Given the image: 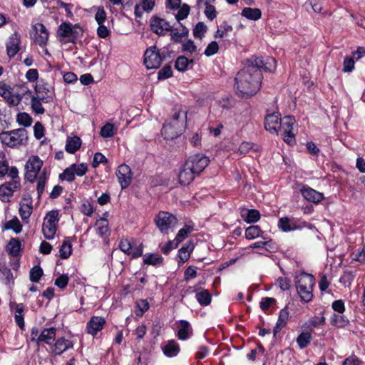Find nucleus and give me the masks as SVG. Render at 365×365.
<instances>
[{
    "instance_id": "obj_48",
    "label": "nucleus",
    "mask_w": 365,
    "mask_h": 365,
    "mask_svg": "<svg viewBox=\"0 0 365 365\" xmlns=\"http://www.w3.org/2000/svg\"><path fill=\"white\" fill-rule=\"evenodd\" d=\"M24 305L23 304H16L15 309V321L20 329L24 327V319L23 316Z\"/></svg>"
},
{
    "instance_id": "obj_62",
    "label": "nucleus",
    "mask_w": 365,
    "mask_h": 365,
    "mask_svg": "<svg viewBox=\"0 0 365 365\" xmlns=\"http://www.w3.org/2000/svg\"><path fill=\"white\" fill-rule=\"evenodd\" d=\"M197 268L194 266H189L185 271L184 277L185 281L194 279L197 277Z\"/></svg>"
},
{
    "instance_id": "obj_17",
    "label": "nucleus",
    "mask_w": 365,
    "mask_h": 365,
    "mask_svg": "<svg viewBox=\"0 0 365 365\" xmlns=\"http://www.w3.org/2000/svg\"><path fill=\"white\" fill-rule=\"evenodd\" d=\"M150 25L151 30L158 35H164L165 31H170L172 28L169 22L158 17L152 18Z\"/></svg>"
},
{
    "instance_id": "obj_19",
    "label": "nucleus",
    "mask_w": 365,
    "mask_h": 365,
    "mask_svg": "<svg viewBox=\"0 0 365 365\" xmlns=\"http://www.w3.org/2000/svg\"><path fill=\"white\" fill-rule=\"evenodd\" d=\"M106 321L101 317H93L87 323L86 329L88 334L95 336L99 331L103 329Z\"/></svg>"
},
{
    "instance_id": "obj_54",
    "label": "nucleus",
    "mask_w": 365,
    "mask_h": 365,
    "mask_svg": "<svg viewBox=\"0 0 365 365\" xmlns=\"http://www.w3.org/2000/svg\"><path fill=\"white\" fill-rule=\"evenodd\" d=\"M29 274L31 281L33 282H38L43 274V270L39 266H34L30 270Z\"/></svg>"
},
{
    "instance_id": "obj_28",
    "label": "nucleus",
    "mask_w": 365,
    "mask_h": 365,
    "mask_svg": "<svg viewBox=\"0 0 365 365\" xmlns=\"http://www.w3.org/2000/svg\"><path fill=\"white\" fill-rule=\"evenodd\" d=\"M38 36L36 41L39 45L46 44L48 40V34L45 26L43 24L38 23L34 26Z\"/></svg>"
},
{
    "instance_id": "obj_6",
    "label": "nucleus",
    "mask_w": 365,
    "mask_h": 365,
    "mask_svg": "<svg viewBox=\"0 0 365 365\" xmlns=\"http://www.w3.org/2000/svg\"><path fill=\"white\" fill-rule=\"evenodd\" d=\"M155 221L161 232L165 234L173 231L178 224L176 217L168 212H160Z\"/></svg>"
},
{
    "instance_id": "obj_15",
    "label": "nucleus",
    "mask_w": 365,
    "mask_h": 365,
    "mask_svg": "<svg viewBox=\"0 0 365 365\" xmlns=\"http://www.w3.org/2000/svg\"><path fill=\"white\" fill-rule=\"evenodd\" d=\"M122 188L129 185L132 178V172L130 167L125 163L120 165L116 173Z\"/></svg>"
},
{
    "instance_id": "obj_24",
    "label": "nucleus",
    "mask_w": 365,
    "mask_h": 365,
    "mask_svg": "<svg viewBox=\"0 0 365 365\" xmlns=\"http://www.w3.org/2000/svg\"><path fill=\"white\" fill-rule=\"evenodd\" d=\"M155 4V0H143L141 4L135 6V15L136 17L140 18L143 12H150L153 10Z\"/></svg>"
},
{
    "instance_id": "obj_7",
    "label": "nucleus",
    "mask_w": 365,
    "mask_h": 365,
    "mask_svg": "<svg viewBox=\"0 0 365 365\" xmlns=\"http://www.w3.org/2000/svg\"><path fill=\"white\" fill-rule=\"evenodd\" d=\"M294 121L292 116H286L279 122L278 133H280L283 140L289 144L294 142V135L292 133V126Z\"/></svg>"
},
{
    "instance_id": "obj_25",
    "label": "nucleus",
    "mask_w": 365,
    "mask_h": 365,
    "mask_svg": "<svg viewBox=\"0 0 365 365\" xmlns=\"http://www.w3.org/2000/svg\"><path fill=\"white\" fill-rule=\"evenodd\" d=\"M171 39L176 43H182L184 38H186L188 36V29L180 24V28H175L173 30H170Z\"/></svg>"
},
{
    "instance_id": "obj_9",
    "label": "nucleus",
    "mask_w": 365,
    "mask_h": 365,
    "mask_svg": "<svg viewBox=\"0 0 365 365\" xmlns=\"http://www.w3.org/2000/svg\"><path fill=\"white\" fill-rule=\"evenodd\" d=\"M58 34L63 38H69L70 41L74 42V40L82 36L83 30L77 25H72L71 23H62L58 29Z\"/></svg>"
},
{
    "instance_id": "obj_33",
    "label": "nucleus",
    "mask_w": 365,
    "mask_h": 365,
    "mask_svg": "<svg viewBox=\"0 0 365 365\" xmlns=\"http://www.w3.org/2000/svg\"><path fill=\"white\" fill-rule=\"evenodd\" d=\"M23 95H27L31 98V106L34 112L37 114H43L44 113L45 110L42 106V100L35 98L30 90L25 91Z\"/></svg>"
},
{
    "instance_id": "obj_39",
    "label": "nucleus",
    "mask_w": 365,
    "mask_h": 365,
    "mask_svg": "<svg viewBox=\"0 0 365 365\" xmlns=\"http://www.w3.org/2000/svg\"><path fill=\"white\" fill-rule=\"evenodd\" d=\"M81 145V140L80 138L74 136L72 138H68L66 145V150L68 153H74Z\"/></svg>"
},
{
    "instance_id": "obj_23",
    "label": "nucleus",
    "mask_w": 365,
    "mask_h": 365,
    "mask_svg": "<svg viewBox=\"0 0 365 365\" xmlns=\"http://www.w3.org/2000/svg\"><path fill=\"white\" fill-rule=\"evenodd\" d=\"M97 235L103 239L107 238L110 235L108 228V222L106 219L102 217L98 220L95 224Z\"/></svg>"
},
{
    "instance_id": "obj_61",
    "label": "nucleus",
    "mask_w": 365,
    "mask_h": 365,
    "mask_svg": "<svg viewBox=\"0 0 365 365\" xmlns=\"http://www.w3.org/2000/svg\"><path fill=\"white\" fill-rule=\"evenodd\" d=\"M276 302V299L272 297L263 298L260 302V307L263 311H267L269 307Z\"/></svg>"
},
{
    "instance_id": "obj_27",
    "label": "nucleus",
    "mask_w": 365,
    "mask_h": 365,
    "mask_svg": "<svg viewBox=\"0 0 365 365\" xmlns=\"http://www.w3.org/2000/svg\"><path fill=\"white\" fill-rule=\"evenodd\" d=\"M194 247L193 242L189 241L178 250V257L181 262L184 263L189 259Z\"/></svg>"
},
{
    "instance_id": "obj_58",
    "label": "nucleus",
    "mask_w": 365,
    "mask_h": 365,
    "mask_svg": "<svg viewBox=\"0 0 365 365\" xmlns=\"http://www.w3.org/2000/svg\"><path fill=\"white\" fill-rule=\"evenodd\" d=\"M168 123L173 127V130H169V132L168 131V133L169 134V137L171 138H178L180 135L182 134V133L185 130V129H181V128L178 129L177 127L178 122L173 121V120L171 118L169 120V122H168Z\"/></svg>"
},
{
    "instance_id": "obj_8",
    "label": "nucleus",
    "mask_w": 365,
    "mask_h": 365,
    "mask_svg": "<svg viewBox=\"0 0 365 365\" xmlns=\"http://www.w3.org/2000/svg\"><path fill=\"white\" fill-rule=\"evenodd\" d=\"M87 170L88 165L86 163H73L70 167L66 168L64 171L59 175V179L61 180L71 182L74 180L75 175L83 176L86 173Z\"/></svg>"
},
{
    "instance_id": "obj_22",
    "label": "nucleus",
    "mask_w": 365,
    "mask_h": 365,
    "mask_svg": "<svg viewBox=\"0 0 365 365\" xmlns=\"http://www.w3.org/2000/svg\"><path fill=\"white\" fill-rule=\"evenodd\" d=\"M56 335V329L51 327L44 329L39 336L37 338V344L40 343H45L46 344H51L55 339Z\"/></svg>"
},
{
    "instance_id": "obj_31",
    "label": "nucleus",
    "mask_w": 365,
    "mask_h": 365,
    "mask_svg": "<svg viewBox=\"0 0 365 365\" xmlns=\"http://www.w3.org/2000/svg\"><path fill=\"white\" fill-rule=\"evenodd\" d=\"M192 329L189 322L185 320L180 322V326L178 331V339L186 340L192 335Z\"/></svg>"
},
{
    "instance_id": "obj_38",
    "label": "nucleus",
    "mask_w": 365,
    "mask_h": 365,
    "mask_svg": "<svg viewBox=\"0 0 365 365\" xmlns=\"http://www.w3.org/2000/svg\"><path fill=\"white\" fill-rule=\"evenodd\" d=\"M195 298L202 306H207L210 304L212 299L210 293L207 290L202 289H200L196 293Z\"/></svg>"
},
{
    "instance_id": "obj_21",
    "label": "nucleus",
    "mask_w": 365,
    "mask_h": 365,
    "mask_svg": "<svg viewBox=\"0 0 365 365\" xmlns=\"http://www.w3.org/2000/svg\"><path fill=\"white\" fill-rule=\"evenodd\" d=\"M279 114L278 113L267 115L264 119V127L270 133H278L279 126Z\"/></svg>"
},
{
    "instance_id": "obj_63",
    "label": "nucleus",
    "mask_w": 365,
    "mask_h": 365,
    "mask_svg": "<svg viewBox=\"0 0 365 365\" xmlns=\"http://www.w3.org/2000/svg\"><path fill=\"white\" fill-rule=\"evenodd\" d=\"M69 281V278L66 274H62L55 280V285L61 289H64Z\"/></svg>"
},
{
    "instance_id": "obj_50",
    "label": "nucleus",
    "mask_w": 365,
    "mask_h": 365,
    "mask_svg": "<svg viewBox=\"0 0 365 365\" xmlns=\"http://www.w3.org/2000/svg\"><path fill=\"white\" fill-rule=\"evenodd\" d=\"M60 257L62 259H67L71 255L72 246L68 240H65L60 248Z\"/></svg>"
},
{
    "instance_id": "obj_1",
    "label": "nucleus",
    "mask_w": 365,
    "mask_h": 365,
    "mask_svg": "<svg viewBox=\"0 0 365 365\" xmlns=\"http://www.w3.org/2000/svg\"><path fill=\"white\" fill-rule=\"evenodd\" d=\"M262 76L258 68L248 66L240 71L235 77L236 93L242 98H250L259 90Z\"/></svg>"
},
{
    "instance_id": "obj_47",
    "label": "nucleus",
    "mask_w": 365,
    "mask_h": 365,
    "mask_svg": "<svg viewBox=\"0 0 365 365\" xmlns=\"http://www.w3.org/2000/svg\"><path fill=\"white\" fill-rule=\"evenodd\" d=\"M6 248L10 255L16 257L20 252L21 243L18 239L13 238L9 241Z\"/></svg>"
},
{
    "instance_id": "obj_59",
    "label": "nucleus",
    "mask_w": 365,
    "mask_h": 365,
    "mask_svg": "<svg viewBox=\"0 0 365 365\" xmlns=\"http://www.w3.org/2000/svg\"><path fill=\"white\" fill-rule=\"evenodd\" d=\"M205 14L207 19L210 20H213L216 17V9L215 7L207 1H205Z\"/></svg>"
},
{
    "instance_id": "obj_45",
    "label": "nucleus",
    "mask_w": 365,
    "mask_h": 365,
    "mask_svg": "<svg viewBox=\"0 0 365 365\" xmlns=\"http://www.w3.org/2000/svg\"><path fill=\"white\" fill-rule=\"evenodd\" d=\"M4 230H12L16 234H19L22 230V225L19 220L16 217H14L5 223Z\"/></svg>"
},
{
    "instance_id": "obj_37",
    "label": "nucleus",
    "mask_w": 365,
    "mask_h": 365,
    "mask_svg": "<svg viewBox=\"0 0 365 365\" xmlns=\"http://www.w3.org/2000/svg\"><path fill=\"white\" fill-rule=\"evenodd\" d=\"M331 324L334 327L343 328L349 324V320L343 313H334L331 317Z\"/></svg>"
},
{
    "instance_id": "obj_51",
    "label": "nucleus",
    "mask_w": 365,
    "mask_h": 365,
    "mask_svg": "<svg viewBox=\"0 0 365 365\" xmlns=\"http://www.w3.org/2000/svg\"><path fill=\"white\" fill-rule=\"evenodd\" d=\"M192 230L193 228L191 226L186 225L178 231L175 240L180 244Z\"/></svg>"
},
{
    "instance_id": "obj_29",
    "label": "nucleus",
    "mask_w": 365,
    "mask_h": 365,
    "mask_svg": "<svg viewBox=\"0 0 365 365\" xmlns=\"http://www.w3.org/2000/svg\"><path fill=\"white\" fill-rule=\"evenodd\" d=\"M241 216L247 223L257 222L260 219V213L255 209H245L241 212Z\"/></svg>"
},
{
    "instance_id": "obj_55",
    "label": "nucleus",
    "mask_w": 365,
    "mask_h": 365,
    "mask_svg": "<svg viewBox=\"0 0 365 365\" xmlns=\"http://www.w3.org/2000/svg\"><path fill=\"white\" fill-rule=\"evenodd\" d=\"M207 31V26L203 22H199L193 30V35L195 38H202Z\"/></svg>"
},
{
    "instance_id": "obj_16",
    "label": "nucleus",
    "mask_w": 365,
    "mask_h": 365,
    "mask_svg": "<svg viewBox=\"0 0 365 365\" xmlns=\"http://www.w3.org/2000/svg\"><path fill=\"white\" fill-rule=\"evenodd\" d=\"M187 110L182 106L175 107L173 110L171 119L178 122V128L185 129L187 125Z\"/></svg>"
},
{
    "instance_id": "obj_10",
    "label": "nucleus",
    "mask_w": 365,
    "mask_h": 365,
    "mask_svg": "<svg viewBox=\"0 0 365 365\" xmlns=\"http://www.w3.org/2000/svg\"><path fill=\"white\" fill-rule=\"evenodd\" d=\"M163 61V58L156 46L148 48L144 54V63L148 69L158 68Z\"/></svg>"
},
{
    "instance_id": "obj_46",
    "label": "nucleus",
    "mask_w": 365,
    "mask_h": 365,
    "mask_svg": "<svg viewBox=\"0 0 365 365\" xmlns=\"http://www.w3.org/2000/svg\"><path fill=\"white\" fill-rule=\"evenodd\" d=\"M192 63V60H188L187 58L181 56L177 58L175 66L178 71L184 72L187 70L189 65Z\"/></svg>"
},
{
    "instance_id": "obj_5",
    "label": "nucleus",
    "mask_w": 365,
    "mask_h": 365,
    "mask_svg": "<svg viewBox=\"0 0 365 365\" xmlns=\"http://www.w3.org/2000/svg\"><path fill=\"white\" fill-rule=\"evenodd\" d=\"M1 143L10 148L24 145L28 140L27 131L24 128H19L0 133Z\"/></svg>"
},
{
    "instance_id": "obj_56",
    "label": "nucleus",
    "mask_w": 365,
    "mask_h": 365,
    "mask_svg": "<svg viewBox=\"0 0 365 365\" xmlns=\"http://www.w3.org/2000/svg\"><path fill=\"white\" fill-rule=\"evenodd\" d=\"M36 96H34L35 98H38L39 100H42L43 102H47L46 101V93L48 90L42 85H37L35 88Z\"/></svg>"
},
{
    "instance_id": "obj_26",
    "label": "nucleus",
    "mask_w": 365,
    "mask_h": 365,
    "mask_svg": "<svg viewBox=\"0 0 365 365\" xmlns=\"http://www.w3.org/2000/svg\"><path fill=\"white\" fill-rule=\"evenodd\" d=\"M289 318V312L284 308L282 309L279 314L278 319L276 323V325L274 328L273 333L274 335L276 336L278 332H279L287 324V320Z\"/></svg>"
},
{
    "instance_id": "obj_44",
    "label": "nucleus",
    "mask_w": 365,
    "mask_h": 365,
    "mask_svg": "<svg viewBox=\"0 0 365 365\" xmlns=\"http://www.w3.org/2000/svg\"><path fill=\"white\" fill-rule=\"evenodd\" d=\"M263 232L257 225H252L247 227L245 230V237L247 240H254L257 237H261Z\"/></svg>"
},
{
    "instance_id": "obj_42",
    "label": "nucleus",
    "mask_w": 365,
    "mask_h": 365,
    "mask_svg": "<svg viewBox=\"0 0 365 365\" xmlns=\"http://www.w3.org/2000/svg\"><path fill=\"white\" fill-rule=\"evenodd\" d=\"M312 334L309 331L302 332L297 338V343L301 349L306 348L312 341Z\"/></svg>"
},
{
    "instance_id": "obj_43",
    "label": "nucleus",
    "mask_w": 365,
    "mask_h": 365,
    "mask_svg": "<svg viewBox=\"0 0 365 365\" xmlns=\"http://www.w3.org/2000/svg\"><path fill=\"white\" fill-rule=\"evenodd\" d=\"M48 175L49 173L46 168L40 173L37 182V192L39 195H41L45 190L46 182L48 178Z\"/></svg>"
},
{
    "instance_id": "obj_13",
    "label": "nucleus",
    "mask_w": 365,
    "mask_h": 365,
    "mask_svg": "<svg viewBox=\"0 0 365 365\" xmlns=\"http://www.w3.org/2000/svg\"><path fill=\"white\" fill-rule=\"evenodd\" d=\"M299 190L303 197L307 201L319 203L324 199V195L307 185L299 184Z\"/></svg>"
},
{
    "instance_id": "obj_20",
    "label": "nucleus",
    "mask_w": 365,
    "mask_h": 365,
    "mask_svg": "<svg viewBox=\"0 0 365 365\" xmlns=\"http://www.w3.org/2000/svg\"><path fill=\"white\" fill-rule=\"evenodd\" d=\"M20 36L14 33L9 38L6 42V51L9 58L14 57L19 51Z\"/></svg>"
},
{
    "instance_id": "obj_18",
    "label": "nucleus",
    "mask_w": 365,
    "mask_h": 365,
    "mask_svg": "<svg viewBox=\"0 0 365 365\" xmlns=\"http://www.w3.org/2000/svg\"><path fill=\"white\" fill-rule=\"evenodd\" d=\"M19 215L21 220L25 222L28 223L30 216L33 212V203L31 198L24 199L19 203Z\"/></svg>"
},
{
    "instance_id": "obj_2",
    "label": "nucleus",
    "mask_w": 365,
    "mask_h": 365,
    "mask_svg": "<svg viewBox=\"0 0 365 365\" xmlns=\"http://www.w3.org/2000/svg\"><path fill=\"white\" fill-rule=\"evenodd\" d=\"M207 166V161H185L180 168L178 179L182 185H189Z\"/></svg>"
},
{
    "instance_id": "obj_41",
    "label": "nucleus",
    "mask_w": 365,
    "mask_h": 365,
    "mask_svg": "<svg viewBox=\"0 0 365 365\" xmlns=\"http://www.w3.org/2000/svg\"><path fill=\"white\" fill-rule=\"evenodd\" d=\"M163 258L158 254H146L143 256V262L146 264L157 266L161 264Z\"/></svg>"
},
{
    "instance_id": "obj_36",
    "label": "nucleus",
    "mask_w": 365,
    "mask_h": 365,
    "mask_svg": "<svg viewBox=\"0 0 365 365\" xmlns=\"http://www.w3.org/2000/svg\"><path fill=\"white\" fill-rule=\"evenodd\" d=\"M242 16L252 21H257L262 16V11L257 8L246 7L242 11Z\"/></svg>"
},
{
    "instance_id": "obj_60",
    "label": "nucleus",
    "mask_w": 365,
    "mask_h": 365,
    "mask_svg": "<svg viewBox=\"0 0 365 365\" xmlns=\"http://www.w3.org/2000/svg\"><path fill=\"white\" fill-rule=\"evenodd\" d=\"M219 50L218 43L216 41H212L210 43L208 44L207 46L205 54L207 56H210L214 54H215Z\"/></svg>"
},
{
    "instance_id": "obj_49",
    "label": "nucleus",
    "mask_w": 365,
    "mask_h": 365,
    "mask_svg": "<svg viewBox=\"0 0 365 365\" xmlns=\"http://www.w3.org/2000/svg\"><path fill=\"white\" fill-rule=\"evenodd\" d=\"M115 130L113 124L108 123L101 128L100 135L104 138H111L115 134Z\"/></svg>"
},
{
    "instance_id": "obj_52",
    "label": "nucleus",
    "mask_w": 365,
    "mask_h": 365,
    "mask_svg": "<svg viewBox=\"0 0 365 365\" xmlns=\"http://www.w3.org/2000/svg\"><path fill=\"white\" fill-rule=\"evenodd\" d=\"M19 124L24 126H30L32 123L31 117L26 113H20L16 118Z\"/></svg>"
},
{
    "instance_id": "obj_64",
    "label": "nucleus",
    "mask_w": 365,
    "mask_h": 365,
    "mask_svg": "<svg viewBox=\"0 0 365 365\" xmlns=\"http://www.w3.org/2000/svg\"><path fill=\"white\" fill-rule=\"evenodd\" d=\"M133 242L127 239H123L120 242L119 247L122 252L128 254L129 251H130L132 247Z\"/></svg>"
},
{
    "instance_id": "obj_11",
    "label": "nucleus",
    "mask_w": 365,
    "mask_h": 365,
    "mask_svg": "<svg viewBox=\"0 0 365 365\" xmlns=\"http://www.w3.org/2000/svg\"><path fill=\"white\" fill-rule=\"evenodd\" d=\"M0 96L13 106H18L23 98V95L14 93L11 86L3 82H0Z\"/></svg>"
},
{
    "instance_id": "obj_30",
    "label": "nucleus",
    "mask_w": 365,
    "mask_h": 365,
    "mask_svg": "<svg viewBox=\"0 0 365 365\" xmlns=\"http://www.w3.org/2000/svg\"><path fill=\"white\" fill-rule=\"evenodd\" d=\"M164 354L168 357H174L180 352V346L175 340H170L163 346Z\"/></svg>"
},
{
    "instance_id": "obj_32",
    "label": "nucleus",
    "mask_w": 365,
    "mask_h": 365,
    "mask_svg": "<svg viewBox=\"0 0 365 365\" xmlns=\"http://www.w3.org/2000/svg\"><path fill=\"white\" fill-rule=\"evenodd\" d=\"M72 347L73 343L71 341L66 340L64 338H60L56 341L54 344L53 351L56 354L60 355L63 352Z\"/></svg>"
},
{
    "instance_id": "obj_12",
    "label": "nucleus",
    "mask_w": 365,
    "mask_h": 365,
    "mask_svg": "<svg viewBox=\"0 0 365 365\" xmlns=\"http://www.w3.org/2000/svg\"><path fill=\"white\" fill-rule=\"evenodd\" d=\"M249 62L259 70L263 68L267 71H274L277 67V63L274 58L267 57L265 59L259 57H252Z\"/></svg>"
},
{
    "instance_id": "obj_34",
    "label": "nucleus",
    "mask_w": 365,
    "mask_h": 365,
    "mask_svg": "<svg viewBox=\"0 0 365 365\" xmlns=\"http://www.w3.org/2000/svg\"><path fill=\"white\" fill-rule=\"evenodd\" d=\"M233 31V28L227 21H223L220 26L214 35L215 38H223L227 37Z\"/></svg>"
},
{
    "instance_id": "obj_35",
    "label": "nucleus",
    "mask_w": 365,
    "mask_h": 365,
    "mask_svg": "<svg viewBox=\"0 0 365 365\" xmlns=\"http://www.w3.org/2000/svg\"><path fill=\"white\" fill-rule=\"evenodd\" d=\"M278 227L283 232H290L297 228L294 220L288 217L280 218L278 221Z\"/></svg>"
},
{
    "instance_id": "obj_53",
    "label": "nucleus",
    "mask_w": 365,
    "mask_h": 365,
    "mask_svg": "<svg viewBox=\"0 0 365 365\" xmlns=\"http://www.w3.org/2000/svg\"><path fill=\"white\" fill-rule=\"evenodd\" d=\"M178 9L179 11L178 14L175 15V19L178 21L183 20L188 16L190 9L187 4H184L182 6H180V8Z\"/></svg>"
},
{
    "instance_id": "obj_57",
    "label": "nucleus",
    "mask_w": 365,
    "mask_h": 365,
    "mask_svg": "<svg viewBox=\"0 0 365 365\" xmlns=\"http://www.w3.org/2000/svg\"><path fill=\"white\" fill-rule=\"evenodd\" d=\"M58 212L56 210H52L48 212L44 217L43 222L56 224L58 222Z\"/></svg>"
},
{
    "instance_id": "obj_40",
    "label": "nucleus",
    "mask_w": 365,
    "mask_h": 365,
    "mask_svg": "<svg viewBox=\"0 0 365 365\" xmlns=\"http://www.w3.org/2000/svg\"><path fill=\"white\" fill-rule=\"evenodd\" d=\"M57 230V225L43 222L42 232L43 236L47 240H52L54 238Z\"/></svg>"
},
{
    "instance_id": "obj_3",
    "label": "nucleus",
    "mask_w": 365,
    "mask_h": 365,
    "mask_svg": "<svg viewBox=\"0 0 365 365\" xmlns=\"http://www.w3.org/2000/svg\"><path fill=\"white\" fill-rule=\"evenodd\" d=\"M295 284L301 300L306 303L311 302L313 299L314 277L302 272L296 277Z\"/></svg>"
},
{
    "instance_id": "obj_4",
    "label": "nucleus",
    "mask_w": 365,
    "mask_h": 365,
    "mask_svg": "<svg viewBox=\"0 0 365 365\" xmlns=\"http://www.w3.org/2000/svg\"><path fill=\"white\" fill-rule=\"evenodd\" d=\"M9 177L11 180L0 185V200L4 202H9L14 192L21 188L19 171L16 167H11Z\"/></svg>"
},
{
    "instance_id": "obj_14",
    "label": "nucleus",
    "mask_w": 365,
    "mask_h": 365,
    "mask_svg": "<svg viewBox=\"0 0 365 365\" xmlns=\"http://www.w3.org/2000/svg\"><path fill=\"white\" fill-rule=\"evenodd\" d=\"M43 165V161H26L25 165V178L34 182Z\"/></svg>"
}]
</instances>
